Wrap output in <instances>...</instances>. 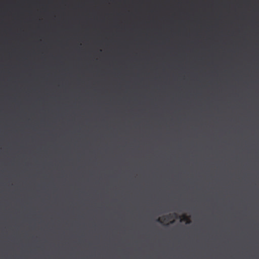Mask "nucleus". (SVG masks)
I'll return each instance as SVG.
<instances>
[{"mask_svg":"<svg viewBox=\"0 0 259 259\" xmlns=\"http://www.w3.org/2000/svg\"><path fill=\"white\" fill-rule=\"evenodd\" d=\"M157 221V222H160V223H162V222H161V220H160V218L158 219Z\"/></svg>","mask_w":259,"mask_h":259,"instance_id":"1","label":"nucleus"}]
</instances>
